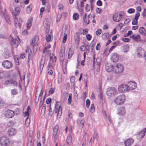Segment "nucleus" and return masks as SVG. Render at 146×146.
Listing matches in <instances>:
<instances>
[{"instance_id": "obj_1", "label": "nucleus", "mask_w": 146, "mask_h": 146, "mask_svg": "<svg viewBox=\"0 0 146 146\" xmlns=\"http://www.w3.org/2000/svg\"><path fill=\"white\" fill-rule=\"evenodd\" d=\"M125 100V96L122 94L117 96L114 100V102L117 105L123 104Z\"/></svg>"}, {"instance_id": "obj_2", "label": "nucleus", "mask_w": 146, "mask_h": 146, "mask_svg": "<svg viewBox=\"0 0 146 146\" xmlns=\"http://www.w3.org/2000/svg\"><path fill=\"white\" fill-rule=\"evenodd\" d=\"M124 70V67L120 64H115L113 67V71L116 73H121Z\"/></svg>"}, {"instance_id": "obj_3", "label": "nucleus", "mask_w": 146, "mask_h": 146, "mask_svg": "<svg viewBox=\"0 0 146 146\" xmlns=\"http://www.w3.org/2000/svg\"><path fill=\"white\" fill-rule=\"evenodd\" d=\"M117 91L116 89L114 87H110L107 89L106 94L108 96H113L116 94Z\"/></svg>"}, {"instance_id": "obj_4", "label": "nucleus", "mask_w": 146, "mask_h": 146, "mask_svg": "<svg viewBox=\"0 0 146 146\" xmlns=\"http://www.w3.org/2000/svg\"><path fill=\"white\" fill-rule=\"evenodd\" d=\"M129 86L126 84H121L119 86L118 90L120 92H123L129 90Z\"/></svg>"}, {"instance_id": "obj_5", "label": "nucleus", "mask_w": 146, "mask_h": 146, "mask_svg": "<svg viewBox=\"0 0 146 146\" xmlns=\"http://www.w3.org/2000/svg\"><path fill=\"white\" fill-rule=\"evenodd\" d=\"M9 139L5 137H2L0 138V144L2 146H7Z\"/></svg>"}, {"instance_id": "obj_6", "label": "nucleus", "mask_w": 146, "mask_h": 146, "mask_svg": "<svg viewBox=\"0 0 146 146\" xmlns=\"http://www.w3.org/2000/svg\"><path fill=\"white\" fill-rule=\"evenodd\" d=\"M38 40V36H35L33 38L32 40L31 43V46L33 47V52L35 49V46L38 45L37 44Z\"/></svg>"}, {"instance_id": "obj_7", "label": "nucleus", "mask_w": 146, "mask_h": 146, "mask_svg": "<svg viewBox=\"0 0 146 146\" xmlns=\"http://www.w3.org/2000/svg\"><path fill=\"white\" fill-rule=\"evenodd\" d=\"M29 46H27L26 49L25 50V52L27 53V52L28 53L30 52V53H28V64H29V63L31 62L32 61V53L31 50L29 49Z\"/></svg>"}, {"instance_id": "obj_8", "label": "nucleus", "mask_w": 146, "mask_h": 146, "mask_svg": "<svg viewBox=\"0 0 146 146\" xmlns=\"http://www.w3.org/2000/svg\"><path fill=\"white\" fill-rule=\"evenodd\" d=\"M2 65L4 68L7 69H9L12 67V64L10 61L5 60L3 62Z\"/></svg>"}, {"instance_id": "obj_9", "label": "nucleus", "mask_w": 146, "mask_h": 146, "mask_svg": "<svg viewBox=\"0 0 146 146\" xmlns=\"http://www.w3.org/2000/svg\"><path fill=\"white\" fill-rule=\"evenodd\" d=\"M146 133V128H144L142 130L139 132L137 135L138 139H140L143 138Z\"/></svg>"}, {"instance_id": "obj_10", "label": "nucleus", "mask_w": 146, "mask_h": 146, "mask_svg": "<svg viewBox=\"0 0 146 146\" xmlns=\"http://www.w3.org/2000/svg\"><path fill=\"white\" fill-rule=\"evenodd\" d=\"M14 111L11 110H7L6 111L5 116L9 118L12 117L14 115Z\"/></svg>"}, {"instance_id": "obj_11", "label": "nucleus", "mask_w": 146, "mask_h": 146, "mask_svg": "<svg viewBox=\"0 0 146 146\" xmlns=\"http://www.w3.org/2000/svg\"><path fill=\"white\" fill-rule=\"evenodd\" d=\"M105 68L106 71L108 72H110L113 70V66L110 63H107L105 65Z\"/></svg>"}, {"instance_id": "obj_12", "label": "nucleus", "mask_w": 146, "mask_h": 146, "mask_svg": "<svg viewBox=\"0 0 146 146\" xmlns=\"http://www.w3.org/2000/svg\"><path fill=\"white\" fill-rule=\"evenodd\" d=\"M16 21L17 20L15 19L14 22L15 27L17 29H20L21 27L22 20L21 19H19L17 22Z\"/></svg>"}, {"instance_id": "obj_13", "label": "nucleus", "mask_w": 146, "mask_h": 146, "mask_svg": "<svg viewBox=\"0 0 146 146\" xmlns=\"http://www.w3.org/2000/svg\"><path fill=\"white\" fill-rule=\"evenodd\" d=\"M113 19L115 22H118L122 19V18L119 17V13H115L113 16Z\"/></svg>"}, {"instance_id": "obj_14", "label": "nucleus", "mask_w": 146, "mask_h": 146, "mask_svg": "<svg viewBox=\"0 0 146 146\" xmlns=\"http://www.w3.org/2000/svg\"><path fill=\"white\" fill-rule=\"evenodd\" d=\"M119 59L118 55L116 53L113 54L111 58V61L113 62H117Z\"/></svg>"}, {"instance_id": "obj_15", "label": "nucleus", "mask_w": 146, "mask_h": 146, "mask_svg": "<svg viewBox=\"0 0 146 146\" xmlns=\"http://www.w3.org/2000/svg\"><path fill=\"white\" fill-rule=\"evenodd\" d=\"M9 40L11 41V44L12 45H14L16 44L17 45L19 44V41L17 39H14L12 37L9 38Z\"/></svg>"}, {"instance_id": "obj_16", "label": "nucleus", "mask_w": 146, "mask_h": 146, "mask_svg": "<svg viewBox=\"0 0 146 146\" xmlns=\"http://www.w3.org/2000/svg\"><path fill=\"white\" fill-rule=\"evenodd\" d=\"M134 141V140L132 138H129L126 140L125 142V146H130L131 145Z\"/></svg>"}, {"instance_id": "obj_17", "label": "nucleus", "mask_w": 146, "mask_h": 146, "mask_svg": "<svg viewBox=\"0 0 146 146\" xmlns=\"http://www.w3.org/2000/svg\"><path fill=\"white\" fill-rule=\"evenodd\" d=\"M50 25V23L49 21H48L47 19H45L44 21L43 25L45 28L48 29L49 28Z\"/></svg>"}, {"instance_id": "obj_18", "label": "nucleus", "mask_w": 146, "mask_h": 146, "mask_svg": "<svg viewBox=\"0 0 146 146\" xmlns=\"http://www.w3.org/2000/svg\"><path fill=\"white\" fill-rule=\"evenodd\" d=\"M145 51L144 50L141 48H139L137 52V54L138 55L141 57L144 56L145 55Z\"/></svg>"}, {"instance_id": "obj_19", "label": "nucleus", "mask_w": 146, "mask_h": 146, "mask_svg": "<svg viewBox=\"0 0 146 146\" xmlns=\"http://www.w3.org/2000/svg\"><path fill=\"white\" fill-rule=\"evenodd\" d=\"M16 131L13 128H11L9 129L8 133L10 136H13L16 133Z\"/></svg>"}, {"instance_id": "obj_20", "label": "nucleus", "mask_w": 146, "mask_h": 146, "mask_svg": "<svg viewBox=\"0 0 146 146\" xmlns=\"http://www.w3.org/2000/svg\"><path fill=\"white\" fill-rule=\"evenodd\" d=\"M56 60V57L54 56L52 54L50 56V61L49 62V64L51 65L50 64L51 62H55Z\"/></svg>"}, {"instance_id": "obj_21", "label": "nucleus", "mask_w": 146, "mask_h": 146, "mask_svg": "<svg viewBox=\"0 0 146 146\" xmlns=\"http://www.w3.org/2000/svg\"><path fill=\"white\" fill-rule=\"evenodd\" d=\"M74 53V50L72 49L71 47L69 48L68 55V59H70L71 58Z\"/></svg>"}, {"instance_id": "obj_22", "label": "nucleus", "mask_w": 146, "mask_h": 146, "mask_svg": "<svg viewBox=\"0 0 146 146\" xmlns=\"http://www.w3.org/2000/svg\"><path fill=\"white\" fill-rule=\"evenodd\" d=\"M32 19L30 18L27 21V29H29L31 27L32 25Z\"/></svg>"}, {"instance_id": "obj_23", "label": "nucleus", "mask_w": 146, "mask_h": 146, "mask_svg": "<svg viewBox=\"0 0 146 146\" xmlns=\"http://www.w3.org/2000/svg\"><path fill=\"white\" fill-rule=\"evenodd\" d=\"M125 108L123 107L121 108L119 110V113L121 115H123L125 114Z\"/></svg>"}, {"instance_id": "obj_24", "label": "nucleus", "mask_w": 146, "mask_h": 146, "mask_svg": "<svg viewBox=\"0 0 146 146\" xmlns=\"http://www.w3.org/2000/svg\"><path fill=\"white\" fill-rule=\"evenodd\" d=\"M129 87V89L133 90L136 88V84L135 82H131L128 86Z\"/></svg>"}, {"instance_id": "obj_25", "label": "nucleus", "mask_w": 146, "mask_h": 146, "mask_svg": "<svg viewBox=\"0 0 146 146\" xmlns=\"http://www.w3.org/2000/svg\"><path fill=\"white\" fill-rule=\"evenodd\" d=\"M15 10L16 12V13H13V14L15 16V17H14V18L16 19L17 18L16 17V16L18 15L19 13V8L18 7H16L15 8Z\"/></svg>"}, {"instance_id": "obj_26", "label": "nucleus", "mask_w": 146, "mask_h": 146, "mask_svg": "<svg viewBox=\"0 0 146 146\" xmlns=\"http://www.w3.org/2000/svg\"><path fill=\"white\" fill-rule=\"evenodd\" d=\"M88 30L87 29H80V34L83 35H84L86 34L88 32Z\"/></svg>"}, {"instance_id": "obj_27", "label": "nucleus", "mask_w": 146, "mask_h": 146, "mask_svg": "<svg viewBox=\"0 0 146 146\" xmlns=\"http://www.w3.org/2000/svg\"><path fill=\"white\" fill-rule=\"evenodd\" d=\"M15 122L13 121H10L7 122V125L8 127H13L14 125Z\"/></svg>"}, {"instance_id": "obj_28", "label": "nucleus", "mask_w": 146, "mask_h": 146, "mask_svg": "<svg viewBox=\"0 0 146 146\" xmlns=\"http://www.w3.org/2000/svg\"><path fill=\"white\" fill-rule=\"evenodd\" d=\"M46 45V47L43 51V53H45L46 52H48V49L50 48L51 45L50 44H47Z\"/></svg>"}, {"instance_id": "obj_29", "label": "nucleus", "mask_w": 146, "mask_h": 146, "mask_svg": "<svg viewBox=\"0 0 146 146\" xmlns=\"http://www.w3.org/2000/svg\"><path fill=\"white\" fill-rule=\"evenodd\" d=\"M139 32L140 34L144 35L145 33V30L144 27H141L139 29Z\"/></svg>"}, {"instance_id": "obj_30", "label": "nucleus", "mask_w": 146, "mask_h": 146, "mask_svg": "<svg viewBox=\"0 0 146 146\" xmlns=\"http://www.w3.org/2000/svg\"><path fill=\"white\" fill-rule=\"evenodd\" d=\"M100 58H98L96 59V62L97 63V65H98L97 70L98 72L100 70Z\"/></svg>"}, {"instance_id": "obj_31", "label": "nucleus", "mask_w": 146, "mask_h": 146, "mask_svg": "<svg viewBox=\"0 0 146 146\" xmlns=\"http://www.w3.org/2000/svg\"><path fill=\"white\" fill-rule=\"evenodd\" d=\"M72 137L70 134H69L67 137L66 141L68 144L71 143L72 140Z\"/></svg>"}, {"instance_id": "obj_32", "label": "nucleus", "mask_w": 146, "mask_h": 146, "mask_svg": "<svg viewBox=\"0 0 146 146\" xmlns=\"http://www.w3.org/2000/svg\"><path fill=\"white\" fill-rule=\"evenodd\" d=\"M74 38L75 40L79 41L80 40L79 33L78 32L76 33L74 35Z\"/></svg>"}, {"instance_id": "obj_33", "label": "nucleus", "mask_w": 146, "mask_h": 146, "mask_svg": "<svg viewBox=\"0 0 146 146\" xmlns=\"http://www.w3.org/2000/svg\"><path fill=\"white\" fill-rule=\"evenodd\" d=\"M130 37L133 38L135 40H137L138 39L140 38L139 35H138L136 36H135L134 35H131Z\"/></svg>"}, {"instance_id": "obj_34", "label": "nucleus", "mask_w": 146, "mask_h": 146, "mask_svg": "<svg viewBox=\"0 0 146 146\" xmlns=\"http://www.w3.org/2000/svg\"><path fill=\"white\" fill-rule=\"evenodd\" d=\"M30 123V119L27 117L25 121V124L26 126L28 127Z\"/></svg>"}, {"instance_id": "obj_35", "label": "nucleus", "mask_w": 146, "mask_h": 146, "mask_svg": "<svg viewBox=\"0 0 146 146\" xmlns=\"http://www.w3.org/2000/svg\"><path fill=\"white\" fill-rule=\"evenodd\" d=\"M95 109L94 106V104H92L91 106V108L90 109V112L93 113L95 112Z\"/></svg>"}, {"instance_id": "obj_36", "label": "nucleus", "mask_w": 146, "mask_h": 146, "mask_svg": "<svg viewBox=\"0 0 146 146\" xmlns=\"http://www.w3.org/2000/svg\"><path fill=\"white\" fill-rule=\"evenodd\" d=\"M14 60L15 64L18 65L19 64V58L17 56H15L14 57Z\"/></svg>"}, {"instance_id": "obj_37", "label": "nucleus", "mask_w": 146, "mask_h": 146, "mask_svg": "<svg viewBox=\"0 0 146 146\" xmlns=\"http://www.w3.org/2000/svg\"><path fill=\"white\" fill-rule=\"evenodd\" d=\"M30 106H28L27 108V111H25L24 112L25 116H28V117L29 115V110L30 109Z\"/></svg>"}, {"instance_id": "obj_38", "label": "nucleus", "mask_w": 146, "mask_h": 146, "mask_svg": "<svg viewBox=\"0 0 146 146\" xmlns=\"http://www.w3.org/2000/svg\"><path fill=\"white\" fill-rule=\"evenodd\" d=\"M79 17V15L77 13H75L73 15V19L76 20L78 19Z\"/></svg>"}, {"instance_id": "obj_39", "label": "nucleus", "mask_w": 146, "mask_h": 146, "mask_svg": "<svg viewBox=\"0 0 146 146\" xmlns=\"http://www.w3.org/2000/svg\"><path fill=\"white\" fill-rule=\"evenodd\" d=\"M44 60H41V63H40V70L41 69V71H42V70L43 68L44 67Z\"/></svg>"}, {"instance_id": "obj_40", "label": "nucleus", "mask_w": 146, "mask_h": 146, "mask_svg": "<svg viewBox=\"0 0 146 146\" xmlns=\"http://www.w3.org/2000/svg\"><path fill=\"white\" fill-rule=\"evenodd\" d=\"M140 16V13L139 12H137L136 14L135 15L134 20L136 21H137L139 17Z\"/></svg>"}, {"instance_id": "obj_41", "label": "nucleus", "mask_w": 146, "mask_h": 146, "mask_svg": "<svg viewBox=\"0 0 146 146\" xmlns=\"http://www.w3.org/2000/svg\"><path fill=\"white\" fill-rule=\"evenodd\" d=\"M109 36V34L108 33H106L102 35V37L103 38L106 39Z\"/></svg>"}, {"instance_id": "obj_42", "label": "nucleus", "mask_w": 146, "mask_h": 146, "mask_svg": "<svg viewBox=\"0 0 146 146\" xmlns=\"http://www.w3.org/2000/svg\"><path fill=\"white\" fill-rule=\"evenodd\" d=\"M64 35L63 38L62 42L63 43H65L66 41L67 35V34H65V33L64 32Z\"/></svg>"}, {"instance_id": "obj_43", "label": "nucleus", "mask_w": 146, "mask_h": 146, "mask_svg": "<svg viewBox=\"0 0 146 146\" xmlns=\"http://www.w3.org/2000/svg\"><path fill=\"white\" fill-rule=\"evenodd\" d=\"M67 62H68L66 60L63 59L62 62V66H64V67H66Z\"/></svg>"}, {"instance_id": "obj_44", "label": "nucleus", "mask_w": 146, "mask_h": 146, "mask_svg": "<svg viewBox=\"0 0 146 146\" xmlns=\"http://www.w3.org/2000/svg\"><path fill=\"white\" fill-rule=\"evenodd\" d=\"M86 15H87V14L86 13L85 14V15L83 17V21L84 22V23H85V24H89V21H88V23H87V20H86Z\"/></svg>"}, {"instance_id": "obj_45", "label": "nucleus", "mask_w": 146, "mask_h": 146, "mask_svg": "<svg viewBox=\"0 0 146 146\" xmlns=\"http://www.w3.org/2000/svg\"><path fill=\"white\" fill-rule=\"evenodd\" d=\"M46 110V107L45 106H43L41 111V113L43 115L44 114Z\"/></svg>"}, {"instance_id": "obj_46", "label": "nucleus", "mask_w": 146, "mask_h": 146, "mask_svg": "<svg viewBox=\"0 0 146 146\" xmlns=\"http://www.w3.org/2000/svg\"><path fill=\"white\" fill-rule=\"evenodd\" d=\"M72 94H70L69 95V98L68 100L67 103L68 104H70L72 100Z\"/></svg>"}, {"instance_id": "obj_47", "label": "nucleus", "mask_w": 146, "mask_h": 146, "mask_svg": "<svg viewBox=\"0 0 146 146\" xmlns=\"http://www.w3.org/2000/svg\"><path fill=\"white\" fill-rule=\"evenodd\" d=\"M61 107L60 106H59L58 109L57 108L56 109L55 113H58L57 114V116L58 117V116L59 115H58V113L60 112V111H61Z\"/></svg>"}, {"instance_id": "obj_48", "label": "nucleus", "mask_w": 146, "mask_h": 146, "mask_svg": "<svg viewBox=\"0 0 146 146\" xmlns=\"http://www.w3.org/2000/svg\"><path fill=\"white\" fill-rule=\"evenodd\" d=\"M85 10L86 12H88L90 10V5L86 4L85 6Z\"/></svg>"}, {"instance_id": "obj_49", "label": "nucleus", "mask_w": 146, "mask_h": 146, "mask_svg": "<svg viewBox=\"0 0 146 146\" xmlns=\"http://www.w3.org/2000/svg\"><path fill=\"white\" fill-rule=\"evenodd\" d=\"M59 129V127L58 125H56L53 129V132L57 133Z\"/></svg>"}, {"instance_id": "obj_50", "label": "nucleus", "mask_w": 146, "mask_h": 146, "mask_svg": "<svg viewBox=\"0 0 146 146\" xmlns=\"http://www.w3.org/2000/svg\"><path fill=\"white\" fill-rule=\"evenodd\" d=\"M5 104L4 101L0 98V106H4Z\"/></svg>"}, {"instance_id": "obj_51", "label": "nucleus", "mask_w": 146, "mask_h": 146, "mask_svg": "<svg viewBox=\"0 0 146 146\" xmlns=\"http://www.w3.org/2000/svg\"><path fill=\"white\" fill-rule=\"evenodd\" d=\"M51 38V37L50 35H48L46 36V41L49 42L50 41Z\"/></svg>"}, {"instance_id": "obj_52", "label": "nucleus", "mask_w": 146, "mask_h": 146, "mask_svg": "<svg viewBox=\"0 0 146 146\" xmlns=\"http://www.w3.org/2000/svg\"><path fill=\"white\" fill-rule=\"evenodd\" d=\"M135 11V10L131 8L129 9L127 11V12L129 13H134Z\"/></svg>"}, {"instance_id": "obj_53", "label": "nucleus", "mask_w": 146, "mask_h": 146, "mask_svg": "<svg viewBox=\"0 0 146 146\" xmlns=\"http://www.w3.org/2000/svg\"><path fill=\"white\" fill-rule=\"evenodd\" d=\"M14 142L12 140H8V145L7 146H12Z\"/></svg>"}, {"instance_id": "obj_54", "label": "nucleus", "mask_w": 146, "mask_h": 146, "mask_svg": "<svg viewBox=\"0 0 146 146\" xmlns=\"http://www.w3.org/2000/svg\"><path fill=\"white\" fill-rule=\"evenodd\" d=\"M62 81V77L61 75L58 76V83H60Z\"/></svg>"}, {"instance_id": "obj_55", "label": "nucleus", "mask_w": 146, "mask_h": 146, "mask_svg": "<svg viewBox=\"0 0 146 146\" xmlns=\"http://www.w3.org/2000/svg\"><path fill=\"white\" fill-rule=\"evenodd\" d=\"M98 97L100 100H102L103 99L102 93L101 92H100L99 94L98 95Z\"/></svg>"}, {"instance_id": "obj_56", "label": "nucleus", "mask_w": 146, "mask_h": 146, "mask_svg": "<svg viewBox=\"0 0 146 146\" xmlns=\"http://www.w3.org/2000/svg\"><path fill=\"white\" fill-rule=\"evenodd\" d=\"M4 76V72L3 71H0V78H2Z\"/></svg>"}, {"instance_id": "obj_57", "label": "nucleus", "mask_w": 146, "mask_h": 146, "mask_svg": "<svg viewBox=\"0 0 146 146\" xmlns=\"http://www.w3.org/2000/svg\"><path fill=\"white\" fill-rule=\"evenodd\" d=\"M68 118H68V119L66 118V120L67 121H68L69 119H70L72 118V115L70 113V111L68 112Z\"/></svg>"}, {"instance_id": "obj_58", "label": "nucleus", "mask_w": 146, "mask_h": 146, "mask_svg": "<svg viewBox=\"0 0 146 146\" xmlns=\"http://www.w3.org/2000/svg\"><path fill=\"white\" fill-rule=\"evenodd\" d=\"M70 82L72 83H74L75 81V77L74 76H72L70 79Z\"/></svg>"}, {"instance_id": "obj_59", "label": "nucleus", "mask_w": 146, "mask_h": 146, "mask_svg": "<svg viewBox=\"0 0 146 146\" xmlns=\"http://www.w3.org/2000/svg\"><path fill=\"white\" fill-rule=\"evenodd\" d=\"M101 46L99 42L98 43L96 46V49L97 50H99Z\"/></svg>"}, {"instance_id": "obj_60", "label": "nucleus", "mask_w": 146, "mask_h": 146, "mask_svg": "<svg viewBox=\"0 0 146 146\" xmlns=\"http://www.w3.org/2000/svg\"><path fill=\"white\" fill-rule=\"evenodd\" d=\"M102 30L101 29H98L96 31V34L97 35H99L101 33Z\"/></svg>"}, {"instance_id": "obj_61", "label": "nucleus", "mask_w": 146, "mask_h": 146, "mask_svg": "<svg viewBox=\"0 0 146 146\" xmlns=\"http://www.w3.org/2000/svg\"><path fill=\"white\" fill-rule=\"evenodd\" d=\"M45 99V97H44L42 99L41 98L40 100V107H41L43 105V103L44 102V100Z\"/></svg>"}, {"instance_id": "obj_62", "label": "nucleus", "mask_w": 146, "mask_h": 146, "mask_svg": "<svg viewBox=\"0 0 146 146\" xmlns=\"http://www.w3.org/2000/svg\"><path fill=\"white\" fill-rule=\"evenodd\" d=\"M32 9L30 7V6H28L27 9V12L28 13H30Z\"/></svg>"}, {"instance_id": "obj_63", "label": "nucleus", "mask_w": 146, "mask_h": 146, "mask_svg": "<svg viewBox=\"0 0 146 146\" xmlns=\"http://www.w3.org/2000/svg\"><path fill=\"white\" fill-rule=\"evenodd\" d=\"M86 37L88 40H90L92 38V36L89 34L87 35Z\"/></svg>"}, {"instance_id": "obj_64", "label": "nucleus", "mask_w": 146, "mask_h": 146, "mask_svg": "<svg viewBox=\"0 0 146 146\" xmlns=\"http://www.w3.org/2000/svg\"><path fill=\"white\" fill-rule=\"evenodd\" d=\"M86 107H88L89 106L90 104V101L89 99H87L86 100Z\"/></svg>"}]
</instances>
